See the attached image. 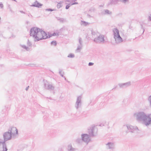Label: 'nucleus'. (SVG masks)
Returning a JSON list of instances; mask_svg holds the SVG:
<instances>
[{
    "instance_id": "obj_1",
    "label": "nucleus",
    "mask_w": 151,
    "mask_h": 151,
    "mask_svg": "<svg viewBox=\"0 0 151 151\" xmlns=\"http://www.w3.org/2000/svg\"><path fill=\"white\" fill-rule=\"evenodd\" d=\"M30 35L34 38L35 42L48 38L46 32L42 29L36 27H33L31 28Z\"/></svg>"
},
{
    "instance_id": "obj_2",
    "label": "nucleus",
    "mask_w": 151,
    "mask_h": 151,
    "mask_svg": "<svg viewBox=\"0 0 151 151\" xmlns=\"http://www.w3.org/2000/svg\"><path fill=\"white\" fill-rule=\"evenodd\" d=\"M98 129L95 126L90 127L88 129V133L89 135L87 134H82L81 139L83 141L88 143L90 140V137L95 136L97 134Z\"/></svg>"
},
{
    "instance_id": "obj_3",
    "label": "nucleus",
    "mask_w": 151,
    "mask_h": 151,
    "mask_svg": "<svg viewBox=\"0 0 151 151\" xmlns=\"http://www.w3.org/2000/svg\"><path fill=\"white\" fill-rule=\"evenodd\" d=\"M133 116L137 122H142L143 123L147 126L146 122L147 121V114L145 112L143 111H139L135 113Z\"/></svg>"
},
{
    "instance_id": "obj_4",
    "label": "nucleus",
    "mask_w": 151,
    "mask_h": 151,
    "mask_svg": "<svg viewBox=\"0 0 151 151\" xmlns=\"http://www.w3.org/2000/svg\"><path fill=\"white\" fill-rule=\"evenodd\" d=\"M18 130L15 127H12L9 128L8 131L5 132L3 134L4 142L10 140L12 137L14 136L16 134H18Z\"/></svg>"
},
{
    "instance_id": "obj_5",
    "label": "nucleus",
    "mask_w": 151,
    "mask_h": 151,
    "mask_svg": "<svg viewBox=\"0 0 151 151\" xmlns=\"http://www.w3.org/2000/svg\"><path fill=\"white\" fill-rule=\"evenodd\" d=\"M82 99V96H79L77 97L75 105V107L77 109H78L79 108H81V106Z\"/></svg>"
},
{
    "instance_id": "obj_6",
    "label": "nucleus",
    "mask_w": 151,
    "mask_h": 151,
    "mask_svg": "<svg viewBox=\"0 0 151 151\" xmlns=\"http://www.w3.org/2000/svg\"><path fill=\"white\" fill-rule=\"evenodd\" d=\"M104 36L102 35H100L97 38H95L93 41L96 43H100L104 42L105 41Z\"/></svg>"
},
{
    "instance_id": "obj_7",
    "label": "nucleus",
    "mask_w": 151,
    "mask_h": 151,
    "mask_svg": "<svg viewBox=\"0 0 151 151\" xmlns=\"http://www.w3.org/2000/svg\"><path fill=\"white\" fill-rule=\"evenodd\" d=\"M118 85L119 88H125L131 86V82L129 81L124 83H119Z\"/></svg>"
},
{
    "instance_id": "obj_8",
    "label": "nucleus",
    "mask_w": 151,
    "mask_h": 151,
    "mask_svg": "<svg viewBox=\"0 0 151 151\" xmlns=\"http://www.w3.org/2000/svg\"><path fill=\"white\" fill-rule=\"evenodd\" d=\"M7 148L5 142H0V151H7Z\"/></svg>"
},
{
    "instance_id": "obj_9",
    "label": "nucleus",
    "mask_w": 151,
    "mask_h": 151,
    "mask_svg": "<svg viewBox=\"0 0 151 151\" xmlns=\"http://www.w3.org/2000/svg\"><path fill=\"white\" fill-rule=\"evenodd\" d=\"M106 147L107 149H111L112 150L115 148L114 143L111 142H108L106 144Z\"/></svg>"
},
{
    "instance_id": "obj_10",
    "label": "nucleus",
    "mask_w": 151,
    "mask_h": 151,
    "mask_svg": "<svg viewBox=\"0 0 151 151\" xmlns=\"http://www.w3.org/2000/svg\"><path fill=\"white\" fill-rule=\"evenodd\" d=\"M114 38L115 39L116 42L117 44L121 43L123 41L122 38L120 35L117 36H115V37H114Z\"/></svg>"
},
{
    "instance_id": "obj_11",
    "label": "nucleus",
    "mask_w": 151,
    "mask_h": 151,
    "mask_svg": "<svg viewBox=\"0 0 151 151\" xmlns=\"http://www.w3.org/2000/svg\"><path fill=\"white\" fill-rule=\"evenodd\" d=\"M127 127L128 130H131L130 132L132 133L134 132V130H139L137 127H134L132 125L127 126Z\"/></svg>"
},
{
    "instance_id": "obj_12",
    "label": "nucleus",
    "mask_w": 151,
    "mask_h": 151,
    "mask_svg": "<svg viewBox=\"0 0 151 151\" xmlns=\"http://www.w3.org/2000/svg\"><path fill=\"white\" fill-rule=\"evenodd\" d=\"M147 121L146 124L147 126L151 124V114H147Z\"/></svg>"
},
{
    "instance_id": "obj_13",
    "label": "nucleus",
    "mask_w": 151,
    "mask_h": 151,
    "mask_svg": "<svg viewBox=\"0 0 151 151\" xmlns=\"http://www.w3.org/2000/svg\"><path fill=\"white\" fill-rule=\"evenodd\" d=\"M42 6V4H40L37 1H35L33 4L32 5V6L36 7L38 8H40Z\"/></svg>"
},
{
    "instance_id": "obj_14",
    "label": "nucleus",
    "mask_w": 151,
    "mask_h": 151,
    "mask_svg": "<svg viewBox=\"0 0 151 151\" xmlns=\"http://www.w3.org/2000/svg\"><path fill=\"white\" fill-rule=\"evenodd\" d=\"M113 32L114 37H115V36H117L120 35L119 30L117 28H115L114 29H113Z\"/></svg>"
},
{
    "instance_id": "obj_15",
    "label": "nucleus",
    "mask_w": 151,
    "mask_h": 151,
    "mask_svg": "<svg viewBox=\"0 0 151 151\" xmlns=\"http://www.w3.org/2000/svg\"><path fill=\"white\" fill-rule=\"evenodd\" d=\"M118 0H111L110 2L108 3V5L115 4L117 3Z\"/></svg>"
},
{
    "instance_id": "obj_16",
    "label": "nucleus",
    "mask_w": 151,
    "mask_h": 151,
    "mask_svg": "<svg viewBox=\"0 0 151 151\" xmlns=\"http://www.w3.org/2000/svg\"><path fill=\"white\" fill-rule=\"evenodd\" d=\"M54 88V86H52V85L51 84H48L47 85V89L49 90H53Z\"/></svg>"
},
{
    "instance_id": "obj_17",
    "label": "nucleus",
    "mask_w": 151,
    "mask_h": 151,
    "mask_svg": "<svg viewBox=\"0 0 151 151\" xmlns=\"http://www.w3.org/2000/svg\"><path fill=\"white\" fill-rule=\"evenodd\" d=\"M82 139H81L80 138H78L76 140V142L80 145L82 143Z\"/></svg>"
},
{
    "instance_id": "obj_18",
    "label": "nucleus",
    "mask_w": 151,
    "mask_h": 151,
    "mask_svg": "<svg viewBox=\"0 0 151 151\" xmlns=\"http://www.w3.org/2000/svg\"><path fill=\"white\" fill-rule=\"evenodd\" d=\"M68 150V151H71L72 150H74L73 149V147L71 144L68 145L67 146Z\"/></svg>"
},
{
    "instance_id": "obj_19",
    "label": "nucleus",
    "mask_w": 151,
    "mask_h": 151,
    "mask_svg": "<svg viewBox=\"0 0 151 151\" xmlns=\"http://www.w3.org/2000/svg\"><path fill=\"white\" fill-rule=\"evenodd\" d=\"M104 11L105 12V14L111 15L112 14L111 12L108 9H105L104 10Z\"/></svg>"
},
{
    "instance_id": "obj_20",
    "label": "nucleus",
    "mask_w": 151,
    "mask_h": 151,
    "mask_svg": "<svg viewBox=\"0 0 151 151\" xmlns=\"http://www.w3.org/2000/svg\"><path fill=\"white\" fill-rule=\"evenodd\" d=\"M82 46L83 45H78V47L76 49V51H77L78 52H80Z\"/></svg>"
},
{
    "instance_id": "obj_21",
    "label": "nucleus",
    "mask_w": 151,
    "mask_h": 151,
    "mask_svg": "<svg viewBox=\"0 0 151 151\" xmlns=\"http://www.w3.org/2000/svg\"><path fill=\"white\" fill-rule=\"evenodd\" d=\"M81 24L82 25H83L85 26H86L88 25L89 24L88 22L85 21H81Z\"/></svg>"
},
{
    "instance_id": "obj_22",
    "label": "nucleus",
    "mask_w": 151,
    "mask_h": 151,
    "mask_svg": "<svg viewBox=\"0 0 151 151\" xmlns=\"http://www.w3.org/2000/svg\"><path fill=\"white\" fill-rule=\"evenodd\" d=\"M98 33L97 32L94 31L93 30H91V34L93 36L98 35Z\"/></svg>"
},
{
    "instance_id": "obj_23",
    "label": "nucleus",
    "mask_w": 151,
    "mask_h": 151,
    "mask_svg": "<svg viewBox=\"0 0 151 151\" xmlns=\"http://www.w3.org/2000/svg\"><path fill=\"white\" fill-rule=\"evenodd\" d=\"M148 101L149 102V105L150 107H151V95L149 96L148 98Z\"/></svg>"
},
{
    "instance_id": "obj_24",
    "label": "nucleus",
    "mask_w": 151,
    "mask_h": 151,
    "mask_svg": "<svg viewBox=\"0 0 151 151\" xmlns=\"http://www.w3.org/2000/svg\"><path fill=\"white\" fill-rule=\"evenodd\" d=\"M56 18L59 21L61 22H63L64 21V19L63 18L57 17Z\"/></svg>"
},
{
    "instance_id": "obj_25",
    "label": "nucleus",
    "mask_w": 151,
    "mask_h": 151,
    "mask_svg": "<svg viewBox=\"0 0 151 151\" xmlns=\"http://www.w3.org/2000/svg\"><path fill=\"white\" fill-rule=\"evenodd\" d=\"M59 74L62 77H63L64 72H62V70L60 69H59Z\"/></svg>"
},
{
    "instance_id": "obj_26",
    "label": "nucleus",
    "mask_w": 151,
    "mask_h": 151,
    "mask_svg": "<svg viewBox=\"0 0 151 151\" xmlns=\"http://www.w3.org/2000/svg\"><path fill=\"white\" fill-rule=\"evenodd\" d=\"M75 57L74 55L73 54L70 53L68 56V58H73Z\"/></svg>"
},
{
    "instance_id": "obj_27",
    "label": "nucleus",
    "mask_w": 151,
    "mask_h": 151,
    "mask_svg": "<svg viewBox=\"0 0 151 151\" xmlns=\"http://www.w3.org/2000/svg\"><path fill=\"white\" fill-rule=\"evenodd\" d=\"M79 45H83V41L82 40V38L81 37H80L79 39Z\"/></svg>"
},
{
    "instance_id": "obj_28",
    "label": "nucleus",
    "mask_w": 151,
    "mask_h": 151,
    "mask_svg": "<svg viewBox=\"0 0 151 151\" xmlns=\"http://www.w3.org/2000/svg\"><path fill=\"white\" fill-rule=\"evenodd\" d=\"M59 32H54L53 34H52V36H54L55 35L58 36Z\"/></svg>"
},
{
    "instance_id": "obj_29",
    "label": "nucleus",
    "mask_w": 151,
    "mask_h": 151,
    "mask_svg": "<svg viewBox=\"0 0 151 151\" xmlns=\"http://www.w3.org/2000/svg\"><path fill=\"white\" fill-rule=\"evenodd\" d=\"M51 45H53L54 46H56L57 45L56 41H53L51 42Z\"/></svg>"
},
{
    "instance_id": "obj_30",
    "label": "nucleus",
    "mask_w": 151,
    "mask_h": 151,
    "mask_svg": "<svg viewBox=\"0 0 151 151\" xmlns=\"http://www.w3.org/2000/svg\"><path fill=\"white\" fill-rule=\"evenodd\" d=\"M22 47L24 49L26 50L27 51H28L29 50V48L27 47L25 45H23L22 46Z\"/></svg>"
},
{
    "instance_id": "obj_31",
    "label": "nucleus",
    "mask_w": 151,
    "mask_h": 151,
    "mask_svg": "<svg viewBox=\"0 0 151 151\" xmlns=\"http://www.w3.org/2000/svg\"><path fill=\"white\" fill-rule=\"evenodd\" d=\"M71 3L69 4L68 5H67L65 6V9H68L69 7L71 6Z\"/></svg>"
},
{
    "instance_id": "obj_32",
    "label": "nucleus",
    "mask_w": 151,
    "mask_h": 151,
    "mask_svg": "<svg viewBox=\"0 0 151 151\" xmlns=\"http://www.w3.org/2000/svg\"><path fill=\"white\" fill-rule=\"evenodd\" d=\"M61 4L60 3H58L57 5V7L58 9L60 8L62 6Z\"/></svg>"
},
{
    "instance_id": "obj_33",
    "label": "nucleus",
    "mask_w": 151,
    "mask_h": 151,
    "mask_svg": "<svg viewBox=\"0 0 151 151\" xmlns=\"http://www.w3.org/2000/svg\"><path fill=\"white\" fill-rule=\"evenodd\" d=\"M7 8L9 10V11L12 12V9L11 7L10 6V5L8 4V5Z\"/></svg>"
},
{
    "instance_id": "obj_34",
    "label": "nucleus",
    "mask_w": 151,
    "mask_h": 151,
    "mask_svg": "<svg viewBox=\"0 0 151 151\" xmlns=\"http://www.w3.org/2000/svg\"><path fill=\"white\" fill-rule=\"evenodd\" d=\"M45 10L46 11H54L55 10L54 9H52L51 8H48V9H45Z\"/></svg>"
},
{
    "instance_id": "obj_35",
    "label": "nucleus",
    "mask_w": 151,
    "mask_h": 151,
    "mask_svg": "<svg viewBox=\"0 0 151 151\" xmlns=\"http://www.w3.org/2000/svg\"><path fill=\"white\" fill-rule=\"evenodd\" d=\"M27 44V45L29 46H31L32 45V44L31 42H29V40H28Z\"/></svg>"
},
{
    "instance_id": "obj_36",
    "label": "nucleus",
    "mask_w": 151,
    "mask_h": 151,
    "mask_svg": "<svg viewBox=\"0 0 151 151\" xmlns=\"http://www.w3.org/2000/svg\"><path fill=\"white\" fill-rule=\"evenodd\" d=\"M49 84H48L46 83H45L44 85V87L45 88V89H47V85Z\"/></svg>"
},
{
    "instance_id": "obj_37",
    "label": "nucleus",
    "mask_w": 151,
    "mask_h": 151,
    "mask_svg": "<svg viewBox=\"0 0 151 151\" xmlns=\"http://www.w3.org/2000/svg\"><path fill=\"white\" fill-rule=\"evenodd\" d=\"M94 64V63L92 62H89L88 63V65L89 66H91L93 65Z\"/></svg>"
},
{
    "instance_id": "obj_38",
    "label": "nucleus",
    "mask_w": 151,
    "mask_h": 151,
    "mask_svg": "<svg viewBox=\"0 0 151 151\" xmlns=\"http://www.w3.org/2000/svg\"><path fill=\"white\" fill-rule=\"evenodd\" d=\"M3 4L1 2H0V7L1 8H3Z\"/></svg>"
},
{
    "instance_id": "obj_39",
    "label": "nucleus",
    "mask_w": 151,
    "mask_h": 151,
    "mask_svg": "<svg viewBox=\"0 0 151 151\" xmlns=\"http://www.w3.org/2000/svg\"><path fill=\"white\" fill-rule=\"evenodd\" d=\"M78 4V2H74L72 3H71V6H72V5H74V4Z\"/></svg>"
},
{
    "instance_id": "obj_40",
    "label": "nucleus",
    "mask_w": 151,
    "mask_h": 151,
    "mask_svg": "<svg viewBox=\"0 0 151 151\" xmlns=\"http://www.w3.org/2000/svg\"><path fill=\"white\" fill-rule=\"evenodd\" d=\"M141 27L142 29H143V33L144 32L145 30V29L144 28V27H143V25L142 24H141Z\"/></svg>"
},
{
    "instance_id": "obj_41",
    "label": "nucleus",
    "mask_w": 151,
    "mask_h": 151,
    "mask_svg": "<svg viewBox=\"0 0 151 151\" xmlns=\"http://www.w3.org/2000/svg\"><path fill=\"white\" fill-rule=\"evenodd\" d=\"M73 149L74 150H72L71 151H77L78 149L77 148H73Z\"/></svg>"
},
{
    "instance_id": "obj_42",
    "label": "nucleus",
    "mask_w": 151,
    "mask_h": 151,
    "mask_svg": "<svg viewBox=\"0 0 151 151\" xmlns=\"http://www.w3.org/2000/svg\"><path fill=\"white\" fill-rule=\"evenodd\" d=\"M47 36L48 37V38H50L52 36V34H50L48 35V36L47 35Z\"/></svg>"
},
{
    "instance_id": "obj_43",
    "label": "nucleus",
    "mask_w": 151,
    "mask_h": 151,
    "mask_svg": "<svg viewBox=\"0 0 151 151\" xmlns=\"http://www.w3.org/2000/svg\"><path fill=\"white\" fill-rule=\"evenodd\" d=\"M28 17H30L31 18H32V15H31L30 14H29L28 15Z\"/></svg>"
},
{
    "instance_id": "obj_44",
    "label": "nucleus",
    "mask_w": 151,
    "mask_h": 151,
    "mask_svg": "<svg viewBox=\"0 0 151 151\" xmlns=\"http://www.w3.org/2000/svg\"><path fill=\"white\" fill-rule=\"evenodd\" d=\"M148 19H149V20L150 21H151V16H149L148 17Z\"/></svg>"
},
{
    "instance_id": "obj_45",
    "label": "nucleus",
    "mask_w": 151,
    "mask_h": 151,
    "mask_svg": "<svg viewBox=\"0 0 151 151\" xmlns=\"http://www.w3.org/2000/svg\"><path fill=\"white\" fill-rule=\"evenodd\" d=\"M29 86H28L26 88V91H27L29 89Z\"/></svg>"
},
{
    "instance_id": "obj_46",
    "label": "nucleus",
    "mask_w": 151,
    "mask_h": 151,
    "mask_svg": "<svg viewBox=\"0 0 151 151\" xmlns=\"http://www.w3.org/2000/svg\"><path fill=\"white\" fill-rule=\"evenodd\" d=\"M19 12L21 13L25 14V12L23 11H20Z\"/></svg>"
},
{
    "instance_id": "obj_47",
    "label": "nucleus",
    "mask_w": 151,
    "mask_h": 151,
    "mask_svg": "<svg viewBox=\"0 0 151 151\" xmlns=\"http://www.w3.org/2000/svg\"><path fill=\"white\" fill-rule=\"evenodd\" d=\"M87 16L89 17H91V16L90 15H89V14H87Z\"/></svg>"
},
{
    "instance_id": "obj_48",
    "label": "nucleus",
    "mask_w": 151,
    "mask_h": 151,
    "mask_svg": "<svg viewBox=\"0 0 151 151\" xmlns=\"http://www.w3.org/2000/svg\"><path fill=\"white\" fill-rule=\"evenodd\" d=\"M64 78V79H65V81H67L66 80V78L65 77V76H63V77Z\"/></svg>"
},
{
    "instance_id": "obj_49",
    "label": "nucleus",
    "mask_w": 151,
    "mask_h": 151,
    "mask_svg": "<svg viewBox=\"0 0 151 151\" xmlns=\"http://www.w3.org/2000/svg\"><path fill=\"white\" fill-rule=\"evenodd\" d=\"M71 0L73 1H76L77 0Z\"/></svg>"
},
{
    "instance_id": "obj_50",
    "label": "nucleus",
    "mask_w": 151,
    "mask_h": 151,
    "mask_svg": "<svg viewBox=\"0 0 151 151\" xmlns=\"http://www.w3.org/2000/svg\"><path fill=\"white\" fill-rule=\"evenodd\" d=\"M116 86H115V87L114 88H113V89H115V88H116Z\"/></svg>"
},
{
    "instance_id": "obj_51",
    "label": "nucleus",
    "mask_w": 151,
    "mask_h": 151,
    "mask_svg": "<svg viewBox=\"0 0 151 151\" xmlns=\"http://www.w3.org/2000/svg\"><path fill=\"white\" fill-rule=\"evenodd\" d=\"M29 22L28 21H27V22H26V23H27V24H28V23Z\"/></svg>"
},
{
    "instance_id": "obj_52",
    "label": "nucleus",
    "mask_w": 151,
    "mask_h": 151,
    "mask_svg": "<svg viewBox=\"0 0 151 151\" xmlns=\"http://www.w3.org/2000/svg\"><path fill=\"white\" fill-rule=\"evenodd\" d=\"M49 99H51V98H50V97Z\"/></svg>"
},
{
    "instance_id": "obj_53",
    "label": "nucleus",
    "mask_w": 151,
    "mask_h": 151,
    "mask_svg": "<svg viewBox=\"0 0 151 151\" xmlns=\"http://www.w3.org/2000/svg\"><path fill=\"white\" fill-rule=\"evenodd\" d=\"M14 1H15V0H13Z\"/></svg>"
}]
</instances>
